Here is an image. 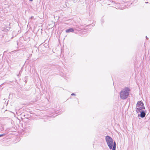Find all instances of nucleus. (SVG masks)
<instances>
[{
    "instance_id": "nucleus-1",
    "label": "nucleus",
    "mask_w": 150,
    "mask_h": 150,
    "mask_svg": "<svg viewBox=\"0 0 150 150\" xmlns=\"http://www.w3.org/2000/svg\"><path fill=\"white\" fill-rule=\"evenodd\" d=\"M105 139L110 149L116 150V144L115 142H113L112 138L110 136L107 135L105 137Z\"/></svg>"
},
{
    "instance_id": "nucleus-2",
    "label": "nucleus",
    "mask_w": 150,
    "mask_h": 150,
    "mask_svg": "<svg viewBox=\"0 0 150 150\" xmlns=\"http://www.w3.org/2000/svg\"><path fill=\"white\" fill-rule=\"evenodd\" d=\"M130 90L127 87L125 88L120 92V97L122 100L126 99L128 96Z\"/></svg>"
},
{
    "instance_id": "nucleus-3",
    "label": "nucleus",
    "mask_w": 150,
    "mask_h": 150,
    "mask_svg": "<svg viewBox=\"0 0 150 150\" xmlns=\"http://www.w3.org/2000/svg\"><path fill=\"white\" fill-rule=\"evenodd\" d=\"M139 107V108H136V112L138 113L140 112L141 111H143V110H142V109H145V107L144 106H142Z\"/></svg>"
},
{
    "instance_id": "nucleus-4",
    "label": "nucleus",
    "mask_w": 150,
    "mask_h": 150,
    "mask_svg": "<svg viewBox=\"0 0 150 150\" xmlns=\"http://www.w3.org/2000/svg\"><path fill=\"white\" fill-rule=\"evenodd\" d=\"M140 113V117L141 118H143L146 115V113L144 110L142 111L139 112Z\"/></svg>"
},
{
    "instance_id": "nucleus-5",
    "label": "nucleus",
    "mask_w": 150,
    "mask_h": 150,
    "mask_svg": "<svg viewBox=\"0 0 150 150\" xmlns=\"http://www.w3.org/2000/svg\"><path fill=\"white\" fill-rule=\"evenodd\" d=\"M74 31V30L72 28H69L66 30V32L67 33H69L70 32H73Z\"/></svg>"
},
{
    "instance_id": "nucleus-6",
    "label": "nucleus",
    "mask_w": 150,
    "mask_h": 150,
    "mask_svg": "<svg viewBox=\"0 0 150 150\" xmlns=\"http://www.w3.org/2000/svg\"><path fill=\"white\" fill-rule=\"evenodd\" d=\"M144 103L141 101H138L137 104V106H138V107H141L142 106H144Z\"/></svg>"
},
{
    "instance_id": "nucleus-7",
    "label": "nucleus",
    "mask_w": 150,
    "mask_h": 150,
    "mask_svg": "<svg viewBox=\"0 0 150 150\" xmlns=\"http://www.w3.org/2000/svg\"><path fill=\"white\" fill-rule=\"evenodd\" d=\"M26 129L27 130H29V129H31V127H30V126H29L28 127H27Z\"/></svg>"
},
{
    "instance_id": "nucleus-8",
    "label": "nucleus",
    "mask_w": 150,
    "mask_h": 150,
    "mask_svg": "<svg viewBox=\"0 0 150 150\" xmlns=\"http://www.w3.org/2000/svg\"><path fill=\"white\" fill-rule=\"evenodd\" d=\"M5 135V134H0V137L4 136Z\"/></svg>"
},
{
    "instance_id": "nucleus-9",
    "label": "nucleus",
    "mask_w": 150,
    "mask_h": 150,
    "mask_svg": "<svg viewBox=\"0 0 150 150\" xmlns=\"http://www.w3.org/2000/svg\"><path fill=\"white\" fill-rule=\"evenodd\" d=\"M78 1V0H73V2L74 3Z\"/></svg>"
},
{
    "instance_id": "nucleus-10",
    "label": "nucleus",
    "mask_w": 150,
    "mask_h": 150,
    "mask_svg": "<svg viewBox=\"0 0 150 150\" xmlns=\"http://www.w3.org/2000/svg\"><path fill=\"white\" fill-rule=\"evenodd\" d=\"M71 96H76V95L74 93H72L71 94Z\"/></svg>"
},
{
    "instance_id": "nucleus-11",
    "label": "nucleus",
    "mask_w": 150,
    "mask_h": 150,
    "mask_svg": "<svg viewBox=\"0 0 150 150\" xmlns=\"http://www.w3.org/2000/svg\"><path fill=\"white\" fill-rule=\"evenodd\" d=\"M33 16H31L30 18L31 19H32L33 18Z\"/></svg>"
},
{
    "instance_id": "nucleus-12",
    "label": "nucleus",
    "mask_w": 150,
    "mask_h": 150,
    "mask_svg": "<svg viewBox=\"0 0 150 150\" xmlns=\"http://www.w3.org/2000/svg\"><path fill=\"white\" fill-rule=\"evenodd\" d=\"M146 39H147V40H148V38L147 37V36H146Z\"/></svg>"
},
{
    "instance_id": "nucleus-13",
    "label": "nucleus",
    "mask_w": 150,
    "mask_h": 150,
    "mask_svg": "<svg viewBox=\"0 0 150 150\" xmlns=\"http://www.w3.org/2000/svg\"><path fill=\"white\" fill-rule=\"evenodd\" d=\"M112 2L113 3H115V2L114 1H112Z\"/></svg>"
},
{
    "instance_id": "nucleus-14",
    "label": "nucleus",
    "mask_w": 150,
    "mask_h": 150,
    "mask_svg": "<svg viewBox=\"0 0 150 150\" xmlns=\"http://www.w3.org/2000/svg\"><path fill=\"white\" fill-rule=\"evenodd\" d=\"M30 1H33V0H29Z\"/></svg>"
},
{
    "instance_id": "nucleus-15",
    "label": "nucleus",
    "mask_w": 150,
    "mask_h": 150,
    "mask_svg": "<svg viewBox=\"0 0 150 150\" xmlns=\"http://www.w3.org/2000/svg\"><path fill=\"white\" fill-rule=\"evenodd\" d=\"M3 84H2L0 85V87H1Z\"/></svg>"
},
{
    "instance_id": "nucleus-16",
    "label": "nucleus",
    "mask_w": 150,
    "mask_h": 150,
    "mask_svg": "<svg viewBox=\"0 0 150 150\" xmlns=\"http://www.w3.org/2000/svg\"><path fill=\"white\" fill-rule=\"evenodd\" d=\"M101 21H102V23H103V21H102V20H101Z\"/></svg>"
}]
</instances>
